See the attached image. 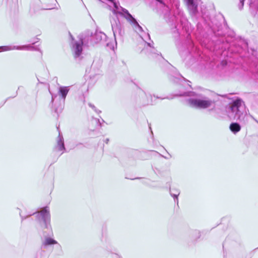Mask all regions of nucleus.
<instances>
[{"label":"nucleus","mask_w":258,"mask_h":258,"mask_svg":"<svg viewBox=\"0 0 258 258\" xmlns=\"http://www.w3.org/2000/svg\"><path fill=\"white\" fill-rule=\"evenodd\" d=\"M49 92L50 93V94H51V92L50 91H49Z\"/></svg>","instance_id":"39"},{"label":"nucleus","mask_w":258,"mask_h":258,"mask_svg":"<svg viewBox=\"0 0 258 258\" xmlns=\"http://www.w3.org/2000/svg\"><path fill=\"white\" fill-rule=\"evenodd\" d=\"M170 194L171 196H172L174 200V202L178 204V197L180 194V191L178 189L176 188H172L170 189Z\"/></svg>","instance_id":"16"},{"label":"nucleus","mask_w":258,"mask_h":258,"mask_svg":"<svg viewBox=\"0 0 258 258\" xmlns=\"http://www.w3.org/2000/svg\"><path fill=\"white\" fill-rule=\"evenodd\" d=\"M181 25H184V27H185V25H186V23L187 22V21L184 18H183L182 20L181 21Z\"/></svg>","instance_id":"25"},{"label":"nucleus","mask_w":258,"mask_h":258,"mask_svg":"<svg viewBox=\"0 0 258 258\" xmlns=\"http://www.w3.org/2000/svg\"><path fill=\"white\" fill-rule=\"evenodd\" d=\"M249 6L250 13L255 16L258 13V0H250Z\"/></svg>","instance_id":"12"},{"label":"nucleus","mask_w":258,"mask_h":258,"mask_svg":"<svg viewBox=\"0 0 258 258\" xmlns=\"http://www.w3.org/2000/svg\"><path fill=\"white\" fill-rule=\"evenodd\" d=\"M156 98H161V99H165V98H160L158 97H156Z\"/></svg>","instance_id":"36"},{"label":"nucleus","mask_w":258,"mask_h":258,"mask_svg":"<svg viewBox=\"0 0 258 258\" xmlns=\"http://www.w3.org/2000/svg\"><path fill=\"white\" fill-rule=\"evenodd\" d=\"M194 49V45L192 41L190 39L186 40V42L178 47L179 53L181 55H186Z\"/></svg>","instance_id":"8"},{"label":"nucleus","mask_w":258,"mask_h":258,"mask_svg":"<svg viewBox=\"0 0 258 258\" xmlns=\"http://www.w3.org/2000/svg\"><path fill=\"white\" fill-rule=\"evenodd\" d=\"M156 1L160 3L161 4L163 5L165 8H166V10H168L169 9L168 7L165 5V4L163 3L162 0H156Z\"/></svg>","instance_id":"23"},{"label":"nucleus","mask_w":258,"mask_h":258,"mask_svg":"<svg viewBox=\"0 0 258 258\" xmlns=\"http://www.w3.org/2000/svg\"><path fill=\"white\" fill-rule=\"evenodd\" d=\"M255 76L258 79V68H257V71L256 72V74L255 75Z\"/></svg>","instance_id":"27"},{"label":"nucleus","mask_w":258,"mask_h":258,"mask_svg":"<svg viewBox=\"0 0 258 258\" xmlns=\"http://www.w3.org/2000/svg\"><path fill=\"white\" fill-rule=\"evenodd\" d=\"M227 113L231 120L238 121L244 124L248 122V116L245 104L240 98L233 101L227 108Z\"/></svg>","instance_id":"2"},{"label":"nucleus","mask_w":258,"mask_h":258,"mask_svg":"<svg viewBox=\"0 0 258 258\" xmlns=\"http://www.w3.org/2000/svg\"><path fill=\"white\" fill-rule=\"evenodd\" d=\"M156 1L160 3L161 4L163 5L165 8H166V10H168L169 9L168 7L165 5V4L163 3L162 0H156Z\"/></svg>","instance_id":"24"},{"label":"nucleus","mask_w":258,"mask_h":258,"mask_svg":"<svg viewBox=\"0 0 258 258\" xmlns=\"http://www.w3.org/2000/svg\"><path fill=\"white\" fill-rule=\"evenodd\" d=\"M140 95L141 96V99L140 100V102L143 105L152 104L153 100L152 96L151 95H147L145 92L142 91L140 93Z\"/></svg>","instance_id":"11"},{"label":"nucleus","mask_w":258,"mask_h":258,"mask_svg":"<svg viewBox=\"0 0 258 258\" xmlns=\"http://www.w3.org/2000/svg\"><path fill=\"white\" fill-rule=\"evenodd\" d=\"M175 28L176 29V30L177 31V32L178 33V30L179 29L177 28V26H175Z\"/></svg>","instance_id":"35"},{"label":"nucleus","mask_w":258,"mask_h":258,"mask_svg":"<svg viewBox=\"0 0 258 258\" xmlns=\"http://www.w3.org/2000/svg\"><path fill=\"white\" fill-rule=\"evenodd\" d=\"M221 63H222V64L223 66H225V65H226L227 62H226V61H224V60H223V61H222Z\"/></svg>","instance_id":"26"},{"label":"nucleus","mask_w":258,"mask_h":258,"mask_svg":"<svg viewBox=\"0 0 258 258\" xmlns=\"http://www.w3.org/2000/svg\"><path fill=\"white\" fill-rule=\"evenodd\" d=\"M237 46L236 47V52L242 54L243 52L247 51V55H244V56L248 57L249 54L254 55L255 51L254 49L251 48L250 50L248 48V43L245 40L240 39L238 41Z\"/></svg>","instance_id":"6"},{"label":"nucleus","mask_w":258,"mask_h":258,"mask_svg":"<svg viewBox=\"0 0 258 258\" xmlns=\"http://www.w3.org/2000/svg\"><path fill=\"white\" fill-rule=\"evenodd\" d=\"M250 116H251V118H252V119H253L255 121H256V122H257V123H258V121H257L256 119H255V118H254L252 116H251V115H250Z\"/></svg>","instance_id":"29"},{"label":"nucleus","mask_w":258,"mask_h":258,"mask_svg":"<svg viewBox=\"0 0 258 258\" xmlns=\"http://www.w3.org/2000/svg\"><path fill=\"white\" fill-rule=\"evenodd\" d=\"M139 178H132V180L135 179H139Z\"/></svg>","instance_id":"37"},{"label":"nucleus","mask_w":258,"mask_h":258,"mask_svg":"<svg viewBox=\"0 0 258 258\" xmlns=\"http://www.w3.org/2000/svg\"><path fill=\"white\" fill-rule=\"evenodd\" d=\"M159 155H160V156H161V157H163V158H165V159H169V158H168V157H165V156H163V155H161V154H160Z\"/></svg>","instance_id":"28"},{"label":"nucleus","mask_w":258,"mask_h":258,"mask_svg":"<svg viewBox=\"0 0 258 258\" xmlns=\"http://www.w3.org/2000/svg\"><path fill=\"white\" fill-rule=\"evenodd\" d=\"M141 37H142V38L145 41V39H149V40H150V36L149 35V34L148 33H147L146 34H145V36H141Z\"/></svg>","instance_id":"22"},{"label":"nucleus","mask_w":258,"mask_h":258,"mask_svg":"<svg viewBox=\"0 0 258 258\" xmlns=\"http://www.w3.org/2000/svg\"><path fill=\"white\" fill-rule=\"evenodd\" d=\"M34 42H32L31 44L29 45H23L21 46H0V49L3 51H9L11 50L14 49H18V50H38V49L34 48L32 45L36 43L39 40L38 38H36Z\"/></svg>","instance_id":"7"},{"label":"nucleus","mask_w":258,"mask_h":258,"mask_svg":"<svg viewBox=\"0 0 258 258\" xmlns=\"http://www.w3.org/2000/svg\"><path fill=\"white\" fill-rule=\"evenodd\" d=\"M72 38V49L74 53V57L76 58L79 57L82 52L83 45L90 46L94 45L93 39V32L87 30L79 35V40H75L73 36L70 34Z\"/></svg>","instance_id":"3"},{"label":"nucleus","mask_w":258,"mask_h":258,"mask_svg":"<svg viewBox=\"0 0 258 258\" xmlns=\"http://www.w3.org/2000/svg\"><path fill=\"white\" fill-rule=\"evenodd\" d=\"M69 88L68 87H60L58 93L60 97H58L57 95L51 94V104L54 111L58 115L61 113L63 108L65 99L69 92Z\"/></svg>","instance_id":"5"},{"label":"nucleus","mask_w":258,"mask_h":258,"mask_svg":"<svg viewBox=\"0 0 258 258\" xmlns=\"http://www.w3.org/2000/svg\"><path fill=\"white\" fill-rule=\"evenodd\" d=\"M97 122H98V123H99L100 126H101V122H100V121L99 119H97Z\"/></svg>","instance_id":"31"},{"label":"nucleus","mask_w":258,"mask_h":258,"mask_svg":"<svg viewBox=\"0 0 258 258\" xmlns=\"http://www.w3.org/2000/svg\"><path fill=\"white\" fill-rule=\"evenodd\" d=\"M239 3L238 5V7L240 10H242L243 9L244 2L245 0H239Z\"/></svg>","instance_id":"20"},{"label":"nucleus","mask_w":258,"mask_h":258,"mask_svg":"<svg viewBox=\"0 0 258 258\" xmlns=\"http://www.w3.org/2000/svg\"><path fill=\"white\" fill-rule=\"evenodd\" d=\"M104 141H105V142L106 144H107L108 143V142H109V139H106Z\"/></svg>","instance_id":"30"},{"label":"nucleus","mask_w":258,"mask_h":258,"mask_svg":"<svg viewBox=\"0 0 258 258\" xmlns=\"http://www.w3.org/2000/svg\"><path fill=\"white\" fill-rule=\"evenodd\" d=\"M49 92L50 93V94H51V92L50 91H49Z\"/></svg>","instance_id":"41"},{"label":"nucleus","mask_w":258,"mask_h":258,"mask_svg":"<svg viewBox=\"0 0 258 258\" xmlns=\"http://www.w3.org/2000/svg\"><path fill=\"white\" fill-rule=\"evenodd\" d=\"M53 8H46L45 9L46 10H51V9H52Z\"/></svg>","instance_id":"33"},{"label":"nucleus","mask_w":258,"mask_h":258,"mask_svg":"<svg viewBox=\"0 0 258 258\" xmlns=\"http://www.w3.org/2000/svg\"><path fill=\"white\" fill-rule=\"evenodd\" d=\"M147 45L150 47L149 53L152 55H157L160 56L162 57L161 54L160 52L157 51V50L153 46V44H154L153 41H151V42H146Z\"/></svg>","instance_id":"15"},{"label":"nucleus","mask_w":258,"mask_h":258,"mask_svg":"<svg viewBox=\"0 0 258 258\" xmlns=\"http://www.w3.org/2000/svg\"><path fill=\"white\" fill-rule=\"evenodd\" d=\"M189 10L190 14L192 16H195L197 15L198 11V5L195 0H185Z\"/></svg>","instance_id":"10"},{"label":"nucleus","mask_w":258,"mask_h":258,"mask_svg":"<svg viewBox=\"0 0 258 258\" xmlns=\"http://www.w3.org/2000/svg\"><path fill=\"white\" fill-rule=\"evenodd\" d=\"M88 105H89V106L90 107H91V108H92L94 110V111H95L97 113L99 114V113H101V111L100 110H98V109L96 108V107H95L93 104H91V103H89V104H88Z\"/></svg>","instance_id":"21"},{"label":"nucleus","mask_w":258,"mask_h":258,"mask_svg":"<svg viewBox=\"0 0 258 258\" xmlns=\"http://www.w3.org/2000/svg\"><path fill=\"white\" fill-rule=\"evenodd\" d=\"M115 255H116V256L117 258H122L120 255H118V254H116Z\"/></svg>","instance_id":"32"},{"label":"nucleus","mask_w":258,"mask_h":258,"mask_svg":"<svg viewBox=\"0 0 258 258\" xmlns=\"http://www.w3.org/2000/svg\"><path fill=\"white\" fill-rule=\"evenodd\" d=\"M193 236H195L194 237V239L197 240L201 236L200 232L198 230H195L192 232Z\"/></svg>","instance_id":"19"},{"label":"nucleus","mask_w":258,"mask_h":258,"mask_svg":"<svg viewBox=\"0 0 258 258\" xmlns=\"http://www.w3.org/2000/svg\"><path fill=\"white\" fill-rule=\"evenodd\" d=\"M170 79L171 81L175 83H179V81H182L190 83L188 80L185 79L177 72H175L174 75H171Z\"/></svg>","instance_id":"13"},{"label":"nucleus","mask_w":258,"mask_h":258,"mask_svg":"<svg viewBox=\"0 0 258 258\" xmlns=\"http://www.w3.org/2000/svg\"><path fill=\"white\" fill-rule=\"evenodd\" d=\"M106 45L107 46H108V47H109V46H110L109 44V43H108V42L106 43Z\"/></svg>","instance_id":"34"},{"label":"nucleus","mask_w":258,"mask_h":258,"mask_svg":"<svg viewBox=\"0 0 258 258\" xmlns=\"http://www.w3.org/2000/svg\"><path fill=\"white\" fill-rule=\"evenodd\" d=\"M93 39L94 45L99 42H105L107 41V36L102 32L96 31L95 33H93Z\"/></svg>","instance_id":"9"},{"label":"nucleus","mask_w":258,"mask_h":258,"mask_svg":"<svg viewBox=\"0 0 258 258\" xmlns=\"http://www.w3.org/2000/svg\"><path fill=\"white\" fill-rule=\"evenodd\" d=\"M49 92L50 93V94H51V92L50 91H49Z\"/></svg>","instance_id":"40"},{"label":"nucleus","mask_w":258,"mask_h":258,"mask_svg":"<svg viewBox=\"0 0 258 258\" xmlns=\"http://www.w3.org/2000/svg\"><path fill=\"white\" fill-rule=\"evenodd\" d=\"M56 148L59 151H62L65 150L63 137L60 133H59L57 140V144Z\"/></svg>","instance_id":"14"},{"label":"nucleus","mask_w":258,"mask_h":258,"mask_svg":"<svg viewBox=\"0 0 258 258\" xmlns=\"http://www.w3.org/2000/svg\"><path fill=\"white\" fill-rule=\"evenodd\" d=\"M57 243V242L52 238L47 237L42 242V246L45 247L48 245H50Z\"/></svg>","instance_id":"18"},{"label":"nucleus","mask_w":258,"mask_h":258,"mask_svg":"<svg viewBox=\"0 0 258 258\" xmlns=\"http://www.w3.org/2000/svg\"><path fill=\"white\" fill-rule=\"evenodd\" d=\"M35 214L36 215V220L42 228L47 229H51L50 214L48 207L46 206L43 208L40 211L30 213L26 216L22 215V213L20 212L22 221Z\"/></svg>","instance_id":"4"},{"label":"nucleus","mask_w":258,"mask_h":258,"mask_svg":"<svg viewBox=\"0 0 258 258\" xmlns=\"http://www.w3.org/2000/svg\"><path fill=\"white\" fill-rule=\"evenodd\" d=\"M229 128L231 131L235 134L240 131L241 126L237 122H233L230 124Z\"/></svg>","instance_id":"17"},{"label":"nucleus","mask_w":258,"mask_h":258,"mask_svg":"<svg viewBox=\"0 0 258 258\" xmlns=\"http://www.w3.org/2000/svg\"><path fill=\"white\" fill-rule=\"evenodd\" d=\"M176 96H192L195 98H189L187 100L189 105L193 108L197 109H207L212 108L213 109L215 107V102L213 99H211L202 93L188 91L182 94H176Z\"/></svg>","instance_id":"1"},{"label":"nucleus","mask_w":258,"mask_h":258,"mask_svg":"<svg viewBox=\"0 0 258 258\" xmlns=\"http://www.w3.org/2000/svg\"><path fill=\"white\" fill-rule=\"evenodd\" d=\"M188 85H189V87L191 88V86L189 84H188Z\"/></svg>","instance_id":"38"}]
</instances>
